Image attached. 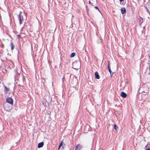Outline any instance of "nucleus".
Wrapping results in <instances>:
<instances>
[{
  "label": "nucleus",
  "mask_w": 150,
  "mask_h": 150,
  "mask_svg": "<svg viewBox=\"0 0 150 150\" xmlns=\"http://www.w3.org/2000/svg\"><path fill=\"white\" fill-rule=\"evenodd\" d=\"M22 13V12H20L18 16V19L19 21V23L20 25L22 23V21L23 20V16L21 15Z\"/></svg>",
  "instance_id": "obj_1"
},
{
  "label": "nucleus",
  "mask_w": 150,
  "mask_h": 150,
  "mask_svg": "<svg viewBox=\"0 0 150 150\" xmlns=\"http://www.w3.org/2000/svg\"><path fill=\"white\" fill-rule=\"evenodd\" d=\"M6 101L11 105H13V100L11 97L7 98L6 99Z\"/></svg>",
  "instance_id": "obj_2"
},
{
  "label": "nucleus",
  "mask_w": 150,
  "mask_h": 150,
  "mask_svg": "<svg viewBox=\"0 0 150 150\" xmlns=\"http://www.w3.org/2000/svg\"><path fill=\"white\" fill-rule=\"evenodd\" d=\"M121 13L122 14H124L126 12V11L125 8L124 7L122 8L121 9Z\"/></svg>",
  "instance_id": "obj_3"
},
{
  "label": "nucleus",
  "mask_w": 150,
  "mask_h": 150,
  "mask_svg": "<svg viewBox=\"0 0 150 150\" xmlns=\"http://www.w3.org/2000/svg\"><path fill=\"white\" fill-rule=\"evenodd\" d=\"M95 78L97 79H100V76L97 71H96L95 73Z\"/></svg>",
  "instance_id": "obj_4"
},
{
  "label": "nucleus",
  "mask_w": 150,
  "mask_h": 150,
  "mask_svg": "<svg viewBox=\"0 0 150 150\" xmlns=\"http://www.w3.org/2000/svg\"><path fill=\"white\" fill-rule=\"evenodd\" d=\"M120 96L123 98H125L127 96V94L125 92H122L120 94Z\"/></svg>",
  "instance_id": "obj_5"
},
{
  "label": "nucleus",
  "mask_w": 150,
  "mask_h": 150,
  "mask_svg": "<svg viewBox=\"0 0 150 150\" xmlns=\"http://www.w3.org/2000/svg\"><path fill=\"white\" fill-rule=\"evenodd\" d=\"M44 142H41L38 144V148H40L42 147L44 145Z\"/></svg>",
  "instance_id": "obj_6"
},
{
  "label": "nucleus",
  "mask_w": 150,
  "mask_h": 150,
  "mask_svg": "<svg viewBox=\"0 0 150 150\" xmlns=\"http://www.w3.org/2000/svg\"><path fill=\"white\" fill-rule=\"evenodd\" d=\"M10 46L11 47V50H13L14 49V45L13 42H11L10 44Z\"/></svg>",
  "instance_id": "obj_7"
},
{
  "label": "nucleus",
  "mask_w": 150,
  "mask_h": 150,
  "mask_svg": "<svg viewBox=\"0 0 150 150\" xmlns=\"http://www.w3.org/2000/svg\"><path fill=\"white\" fill-rule=\"evenodd\" d=\"M114 128L115 129L116 131H117L118 130V127L116 124H114Z\"/></svg>",
  "instance_id": "obj_8"
},
{
  "label": "nucleus",
  "mask_w": 150,
  "mask_h": 150,
  "mask_svg": "<svg viewBox=\"0 0 150 150\" xmlns=\"http://www.w3.org/2000/svg\"><path fill=\"white\" fill-rule=\"evenodd\" d=\"M76 145H78V147H77L78 150H80L82 148V146L80 144H78Z\"/></svg>",
  "instance_id": "obj_9"
},
{
  "label": "nucleus",
  "mask_w": 150,
  "mask_h": 150,
  "mask_svg": "<svg viewBox=\"0 0 150 150\" xmlns=\"http://www.w3.org/2000/svg\"><path fill=\"white\" fill-rule=\"evenodd\" d=\"M9 90V89L7 88L6 86H4V91H8Z\"/></svg>",
  "instance_id": "obj_10"
},
{
  "label": "nucleus",
  "mask_w": 150,
  "mask_h": 150,
  "mask_svg": "<svg viewBox=\"0 0 150 150\" xmlns=\"http://www.w3.org/2000/svg\"><path fill=\"white\" fill-rule=\"evenodd\" d=\"M149 62L148 63V64L149 65V74L150 75V60H149L148 61Z\"/></svg>",
  "instance_id": "obj_11"
},
{
  "label": "nucleus",
  "mask_w": 150,
  "mask_h": 150,
  "mask_svg": "<svg viewBox=\"0 0 150 150\" xmlns=\"http://www.w3.org/2000/svg\"><path fill=\"white\" fill-rule=\"evenodd\" d=\"M75 55V53L74 52L72 53L70 55V57H74Z\"/></svg>",
  "instance_id": "obj_12"
},
{
  "label": "nucleus",
  "mask_w": 150,
  "mask_h": 150,
  "mask_svg": "<svg viewBox=\"0 0 150 150\" xmlns=\"http://www.w3.org/2000/svg\"><path fill=\"white\" fill-rule=\"evenodd\" d=\"M108 70L111 76H112V75L113 74V73H112V71L111 70L110 68H109V69H108Z\"/></svg>",
  "instance_id": "obj_13"
},
{
  "label": "nucleus",
  "mask_w": 150,
  "mask_h": 150,
  "mask_svg": "<svg viewBox=\"0 0 150 150\" xmlns=\"http://www.w3.org/2000/svg\"><path fill=\"white\" fill-rule=\"evenodd\" d=\"M144 7L146 9V11L147 12V13H149V14H150V12H149V10L147 8L146 6H144Z\"/></svg>",
  "instance_id": "obj_14"
},
{
  "label": "nucleus",
  "mask_w": 150,
  "mask_h": 150,
  "mask_svg": "<svg viewBox=\"0 0 150 150\" xmlns=\"http://www.w3.org/2000/svg\"><path fill=\"white\" fill-rule=\"evenodd\" d=\"M77 63V64H80V62L79 61H78L77 62H74V64H73L74 65L75 64Z\"/></svg>",
  "instance_id": "obj_15"
},
{
  "label": "nucleus",
  "mask_w": 150,
  "mask_h": 150,
  "mask_svg": "<svg viewBox=\"0 0 150 150\" xmlns=\"http://www.w3.org/2000/svg\"><path fill=\"white\" fill-rule=\"evenodd\" d=\"M96 9V10H98V11H99L100 12L99 8H98L97 7V6H95V7H94Z\"/></svg>",
  "instance_id": "obj_16"
},
{
  "label": "nucleus",
  "mask_w": 150,
  "mask_h": 150,
  "mask_svg": "<svg viewBox=\"0 0 150 150\" xmlns=\"http://www.w3.org/2000/svg\"><path fill=\"white\" fill-rule=\"evenodd\" d=\"M124 0H119L120 2V4H123V3H122V2L124 1Z\"/></svg>",
  "instance_id": "obj_17"
},
{
  "label": "nucleus",
  "mask_w": 150,
  "mask_h": 150,
  "mask_svg": "<svg viewBox=\"0 0 150 150\" xmlns=\"http://www.w3.org/2000/svg\"><path fill=\"white\" fill-rule=\"evenodd\" d=\"M62 142L61 143H60L59 145V148H60V147L62 146Z\"/></svg>",
  "instance_id": "obj_18"
},
{
  "label": "nucleus",
  "mask_w": 150,
  "mask_h": 150,
  "mask_svg": "<svg viewBox=\"0 0 150 150\" xmlns=\"http://www.w3.org/2000/svg\"><path fill=\"white\" fill-rule=\"evenodd\" d=\"M17 38L18 39H19L21 38V36L20 35H17Z\"/></svg>",
  "instance_id": "obj_19"
},
{
  "label": "nucleus",
  "mask_w": 150,
  "mask_h": 150,
  "mask_svg": "<svg viewBox=\"0 0 150 150\" xmlns=\"http://www.w3.org/2000/svg\"><path fill=\"white\" fill-rule=\"evenodd\" d=\"M64 79H65V78H64V77L63 78H62V81L63 82H64Z\"/></svg>",
  "instance_id": "obj_20"
},
{
  "label": "nucleus",
  "mask_w": 150,
  "mask_h": 150,
  "mask_svg": "<svg viewBox=\"0 0 150 150\" xmlns=\"http://www.w3.org/2000/svg\"><path fill=\"white\" fill-rule=\"evenodd\" d=\"M108 69H109V68H110V64H109V62L108 63Z\"/></svg>",
  "instance_id": "obj_21"
},
{
  "label": "nucleus",
  "mask_w": 150,
  "mask_h": 150,
  "mask_svg": "<svg viewBox=\"0 0 150 150\" xmlns=\"http://www.w3.org/2000/svg\"><path fill=\"white\" fill-rule=\"evenodd\" d=\"M23 81V82L25 80V78L23 77V79H22Z\"/></svg>",
  "instance_id": "obj_22"
},
{
  "label": "nucleus",
  "mask_w": 150,
  "mask_h": 150,
  "mask_svg": "<svg viewBox=\"0 0 150 150\" xmlns=\"http://www.w3.org/2000/svg\"><path fill=\"white\" fill-rule=\"evenodd\" d=\"M86 9L87 12H88V9L87 6H86Z\"/></svg>",
  "instance_id": "obj_23"
},
{
  "label": "nucleus",
  "mask_w": 150,
  "mask_h": 150,
  "mask_svg": "<svg viewBox=\"0 0 150 150\" xmlns=\"http://www.w3.org/2000/svg\"><path fill=\"white\" fill-rule=\"evenodd\" d=\"M146 150H150V148H147Z\"/></svg>",
  "instance_id": "obj_24"
},
{
  "label": "nucleus",
  "mask_w": 150,
  "mask_h": 150,
  "mask_svg": "<svg viewBox=\"0 0 150 150\" xmlns=\"http://www.w3.org/2000/svg\"><path fill=\"white\" fill-rule=\"evenodd\" d=\"M89 4H91V1H89Z\"/></svg>",
  "instance_id": "obj_25"
},
{
  "label": "nucleus",
  "mask_w": 150,
  "mask_h": 150,
  "mask_svg": "<svg viewBox=\"0 0 150 150\" xmlns=\"http://www.w3.org/2000/svg\"><path fill=\"white\" fill-rule=\"evenodd\" d=\"M8 55H9V54H8Z\"/></svg>",
  "instance_id": "obj_26"
},
{
  "label": "nucleus",
  "mask_w": 150,
  "mask_h": 150,
  "mask_svg": "<svg viewBox=\"0 0 150 150\" xmlns=\"http://www.w3.org/2000/svg\"><path fill=\"white\" fill-rule=\"evenodd\" d=\"M8 55H9V54H8Z\"/></svg>",
  "instance_id": "obj_27"
},
{
  "label": "nucleus",
  "mask_w": 150,
  "mask_h": 150,
  "mask_svg": "<svg viewBox=\"0 0 150 150\" xmlns=\"http://www.w3.org/2000/svg\"><path fill=\"white\" fill-rule=\"evenodd\" d=\"M147 145H146V147H147Z\"/></svg>",
  "instance_id": "obj_28"
},
{
  "label": "nucleus",
  "mask_w": 150,
  "mask_h": 150,
  "mask_svg": "<svg viewBox=\"0 0 150 150\" xmlns=\"http://www.w3.org/2000/svg\"><path fill=\"white\" fill-rule=\"evenodd\" d=\"M149 58H150V56H149Z\"/></svg>",
  "instance_id": "obj_29"
}]
</instances>
